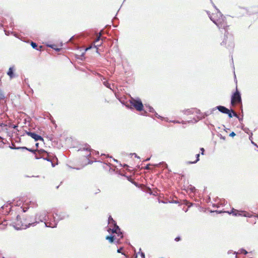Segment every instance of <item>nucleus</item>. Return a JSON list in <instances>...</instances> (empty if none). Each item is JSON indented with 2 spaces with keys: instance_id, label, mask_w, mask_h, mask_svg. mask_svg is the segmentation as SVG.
<instances>
[{
  "instance_id": "1",
  "label": "nucleus",
  "mask_w": 258,
  "mask_h": 258,
  "mask_svg": "<svg viewBox=\"0 0 258 258\" xmlns=\"http://www.w3.org/2000/svg\"><path fill=\"white\" fill-rule=\"evenodd\" d=\"M45 215L41 214L40 213H37L35 216V218L34 220H27L22 218L20 216H18L16 219V222L15 223L16 227L19 229H25L32 224L34 223H38L40 221L42 222L45 220Z\"/></svg>"
},
{
  "instance_id": "2",
  "label": "nucleus",
  "mask_w": 258,
  "mask_h": 258,
  "mask_svg": "<svg viewBox=\"0 0 258 258\" xmlns=\"http://www.w3.org/2000/svg\"><path fill=\"white\" fill-rule=\"evenodd\" d=\"M211 21L214 23L219 29H223L227 31L229 26L227 25L225 17L219 12H216L211 15L209 14Z\"/></svg>"
},
{
  "instance_id": "3",
  "label": "nucleus",
  "mask_w": 258,
  "mask_h": 258,
  "mask_svg": "<svg viewBox=\"0 0 258 258\" xmlns=\"http://www.w3.org/2000/svg\"><path fill=\"white\" fill-rule=\"evenodd\" d=\"M108 231H111L112 233L115 234L111 236H107L105 237V239L108 240L111 243L114 242V241L117 243H119L120 240L123 238L122 233L121 232L120 229L117 225H115V226L112 229L109 228L108 230Z\"/></svg>"
},
{
  "instance_id": "4",
  "label": "nucleus",
  "mask_w": 258,
  "mask_h": 258,
  "mask_svg": "<svg viewBox=\"0 0 258 258\" xmlns=\"http://www.w3.org/2000/svg\"><path fill=\"white\" fill-rule=\"evenodd\" d=\"M242 102L241 95L240 92L237 89V87H236V91L231 96V104L234 106L238 104H241Z\"/></svg>"
},
{
  "instance_id": "5",
  "label": "nucleus",
  "mask_w": 258,
  "mask_h": 258,
  "mask_svg": "<svg viewBox=\"0 0 258 258\" xmlns=\"http://www.w3.org/2000/svg\"><path fill=\"white\" fill-rule=\"evenodd\" d=\"M216 108L221 112L228 114L229 118L232 117L233 116L238 117L237 114L232 109H229L223 106H217Z\"/></svg>"
},
{
  "instance_id": "6",
  "label": "nucleus",
  "mask_w": 258,
  "mask_h": 258,
  "mask_svg": "<svg viewBox=\"0 0 258 258\" xmlns=\"http://www.w3.org/2000/svg\"><path fill=\"white\" fill-rule=\"evenodd\" d=\"M91 149L89 146H87L86 148H83L79 150L80 155L85 158L87 163H89V158L91 157Z\"/></svg>"
},
{
  "instance_id": "7",
  "label": "nucleus",
  "mask_w": 258,
  "mask_h": 258,
  "mask_svg": "<svg viewBox=\"0 0 258 258\" xmlns=\"http://www.w3.org/2000/svg\"><path fill=\"white\" fill-rule=\"evenodd\" d=\"M131 105L133 106L137 110L142 111L143 110V105L141 100L132 99L130 101Z\"/></svg>"
},
{
  "instance_id": "8",
  "label": "nucleus",
  "mask_w": 258,
  "mask_h": 258,
  "mask_svg": "<svg viewBox=\"0 0 258 258\" xmlns=\"http://www.w3.org/2000/svg\"><path fill=\"white\" fill-rule=\"evenodd\" d=\"M17 149H22V150H28L35 154H36V152H38L40 154H42L43 153H44L45 151L44 150H38V149H29L26 147H20L17 148Z\"/></svg>"
},
{
  "instance_id": "9",
  "label": "nucleus",
  "mask_w": 258,
  "mask_h": 258,
  "mask_svg": "<svg viewBox=\"0 0 258 258\" xmlns=\"http://www.w3.org/2000/svg\"><path fill=\"white\" fill-rule=\"evenodd\" d=\"M26 134L28 136L31 137L32 138L34 139L35 140V141H38V140H40V141H43V139L42 137L36 134L35 133H33V132H26Z\"/></svg>"
},
{
  "instance_id": "10",
  "label": "nucleus",
  "mask_w": 258,
  "mask_h": 258,
  "mask_svg": "<svg viewBox=\"0 0 258 258\" xmlns=\"http://www.w3.org/2000/svg\"><path fill=\"white\" fill-rule=\"evenodd\" d=\"M93 168L98 171H102L104 168V164L101 162H96L93 166Z\"/></svg>"
},
{
  "instance_id": "11",
  "label": "nucleus",
  "mask_w": 258,
  "mask_h": 258,
  "mask_svg": "<svg viewBox=\"0 0 258 258\" xmlns=\"http://www.w3.org/2000/svg\"><path fill=\"white\" fill-rule=\"evenodd\" d=\"M243 212L242 211H239L237 210H236V209H232V210H231V212L229 213L230 214H232L234 216H241V215H243L244 216H246V215L245 214H244L243 215L242 214V213H243Z\"/></svg>"
},
{
  "instance_id": "12",
  "label": "nucleus",
  "mask_w": 258,
  "mask_h": 258,
  "mask_svg": "<svg viewBox=\"0 0 258 258\" xmlns=\"http://www.w3.org/2000/svg\"><path fill=\"white\" fill-rule=\"evenodd\" d=\"M7 75L10 77L11 79L14 77L13 68L11 67L9 68Z\"/></svg>"
},
{
  "instance_id": "13",
  "label": "nucleus",
  "mask_w": 258,
  "mask_h": 258,
  "mask_svg": "<svg viewBox=\"0 0 258 258\" xmlns=\"http://www.w3.org/2000/svg\"><path fill=\"white\" fill-rule=\"evenodd\" d=\"M101 35V32H100L99 33V35L97 37V38L96 39V40H95V41L94 42L95 43L97 44V45H96L97 46H99L102 44V42L99 43V41L100 39Z\"/></svg>"
},
{
  "instance_id": "14",
  "label": "nucleus",
  "mask_w": 258,
  "mask_h": 258,
  "mask_svg": "<svg viewBox=\"0 0 258 258\" xmlns=\"http://www.w3.org/2000/svg\"><path fill=\"white\" fill-rule=\"evenodd\" d=\"M108 221L109 223H112L114 225V227L115 226V225H116V223H115V221L113 220V218L111 217V216H109L108 218Z\"/></svg>"
},
{
  "instance_id": "15",
  "label": "nucleus",
  "mask_w": 258,
  "mask_h": 258,
  "mask_svg": "<svg viewBox=\"0 0 258 258\" xmlns=\"http://www.w3.org/2000/svg\"><path fill=\"white\" fill-rule=\"evenodd\" d=\"M197 159L195 161H190V162H188V163L189 164H192V163H197L198 161H199L200 159H199V157H200V154H197Z\"/></svg>"
},
{
  "instance_id": "16",
  "label": "nucleus",
  "mask_w": 258,
  "mask_h": 258,
  "mask_svg": "<svg viewBox=\"0 0 258 258\" xmlns=\"http://www.w3.org/2000/svg\"><path fill=\"white\" fill-rule=\"evenodd\" d=\"M49 46L51 48L56 50V51H59V49L56 48V45H49Z\"/></svg>"
},
{
  "instance_id": "17",
  "label": "nucleus",
  "mask_w": 258,
  "mask_h": 258,
  "mask_svg": "<svg viewBox=\"0 0 258 258\" xmlns=\"http://www.w3.org/2000/svg\"><path fill=\"white\" fill-rule=\"evenodd\" d=\"M31 45L34 48H36L37 46L36 43L33 42H31Z\"/></svg>"
},
{
  "instance_id": "18",
  "label": "nucleus",
  "mask_w": 258,
  "mask_h": 258,
  "mask_svg": "<svg viewBox=\"0 0 258 258\" xmlns=\"http://www.w3.org/2000/svg\"><path fill=\"white\" fill-rule=\"evenodd\" d=\"M4 95L2 92V90L0 89V100L4 98Z\"/></svg>"
},
{
  "instance_id": "19",
  "label": "nucleus",
  "mask_w": 258,
  "mask_h": 258,
  "mask_svg": "<svg viewBox=\"0 0 258 258\" xmlns=\"http://www.w3.org/2000/svg\"><path fill=\"white\" fill-rule=\"evenodd\" d=\"M235 135H235V133H234V132H232V133H231L230 134V135H229V136H230V137H234Z\"/></svg>"
},
{
  "instance_id": "20",
  "label": "nucleus",
  "mask_w": 258,
  "mask_h": 258,
  "mask_svg": "<svg viewBox=\"0 0 258 258\" xmlns=\"http://www.w3.org/2000/svg\"><path fill=\"white\" fill-rule=\"evenodd\" d=\"M200 150H201V154H202V155H204V152H205V150H204V149L203 148H201L200 149Z\"/></svg>"
},
{
  "instance_id": "21",
  "label": "nucleus",
  "mask_w": 258,
  "mask_h": 258,
  "mask_svg": "<svg viewBox=\"0 0 258 258\" xmlns=\"http://www.w3.org/2000/svg\"><path fill=\"white\" fill-rule=\"evenodd\" d=\"M180 240V238L179 237H177L175 238V240L176 241H179Z\"/></svg>"
},
{
  "instance_id": "22",
  "label": "nucleus",
  "mask_w": 258,
  "mask_h": 258,
  "mask_svg": "<svg viewBox=\"0 0 258 258\" xmlns=\"http://www.w3.org/2000/svg\"><path fill=\"white\" fill-rule=\"evenodd\" d=\"M149 166H150V164L147 165V166L145 167V169H150Z\"/></svg>"
},
{
  "instance_id": "23",
  "label": "nucleus",
  "mask_w": 258,
  "mask_h": 258,
  "mask_svg": "<svg viewBox=\"0 0 258 258\" xmlns=\"http://www.w3.org/2000/svg\"><path fill=\"white\" fill-rule=\"evenodd\" d=\"M122 249V248H120L119 249H117V252L119 253L121 252V250Z\"/></svg>"
},
{
  "instance_id": "24",
  "label": "nucleus",
  "mask_w": 258,
  "mask_h": 258,
  "mask_svg": "<svg viewBox=\"0 0 258 258\" xmlns=\"http://www.w3.org/2000/svg\"><path fill=\"white\" fill-rule=\"evenodd\" d=\"M35 146L36 147V149H38V146H39V144L38 143H36L35 144Z\"/></svg>"
},
{
  "instance_id": "25",
  "label": "nucleus",
  "mask_w": 258,
  "mask_h": 258,
  "mask_svg": "<svg viewBox=\"0 0 258 258\" xmlns=\"http://www.w3.org/2000/svg\"><path fill=\"white\" fill-rule=\"evenodd\" d=\"M246 253H247V251L246 250H245L244 254H246Z\"/></svg>"
}]
</instances>
